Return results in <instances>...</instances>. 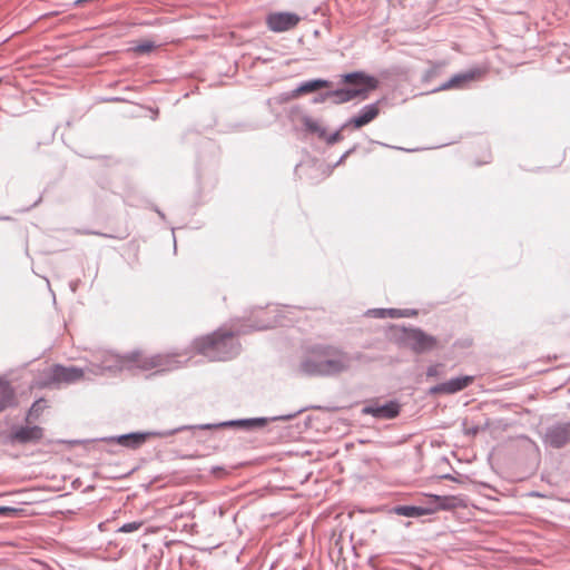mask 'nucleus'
<instances>
[{
	"label": "nucleus",
	"mask_w": 570,
	"mask_h": 570,
	"mask_svg": "<svg viewBox=\"0 0 570 570\" xmlns=\"http://www.w3.org/2000/svg\"><path fill=\"white\" fill-rule=\"evenodd\" d=\"M156 47H157V45L153 40L144 39V40L138 41L129 50L136 55H146V53L151 52Z\"/></svg>",
	"instance_id": "obj_19"
},
{
	"label": "nucleus",
	"mask_w": 570,
	"mask_h": 570,
	"mask_svg": "<svg viewBox=\"0 0 570 570\" xmlns=\"http://www.w3.org/2000/svg\"><path fill=\"white\" fill-rule=\"evenodd\" d=\"M17 513H18V509H16V508L0 505V515L10 517V515H16Z\"/></svg>",
	"instance_id": "obj_25"
},
{
	"label": "nucleus",
	"mask_w": 570,
	"mask_h": 570,
	"mask_svg": "<svg viewBox=\"0 0 570 570\" xmlns=\"http://www.w3.org/2000/svg\"><path fill=\"white\" fill-rule=\"evenodd\" d=\"M265 423L264 420H250V421H240L238 424L240 425H263Z\"/></svg>",
	"instance_id": "obj_27"
},
{
	"label": "nucleus",
	"mask_w": 570,
	"mask_h": 570,
	"mask_svg": "<svg viewBox=\"0 0 570 570\" xmlns=\"http://www.w3.org/2000/svg\"><path fill=\"white\" fill-rule=\"evenodd\" d=\"M17 404L14 390L9 382L0 379V412Z\"/></svg>",
	"instance_id": "obj_15"
},
{
	"label": "nucleus",
	"mask_w": 570,
	"mask_h": 570,
	"mask_svg": "<svg viewBox=\"0 0 570 570\" xmlns=\"http://www.w3.org/2000/svg\"><path fill=\"white\" fill-rule=\"evenodd\" d=\"M306 128L313 132L320 131V125L311 118L304 120Z\"/></svg>",
	"instance_id": "obj_24"
},
{
	"label": "nucleus",
	"mask_w": 570,
	"mask_h": 570,
	"mask_svg": "<svg viewBox=\"0 0 570 570\" xmlns=\"http://www.w3.org/2000/svg\"><path fill=\"white\" fill-rule=\"evenodd\" d=\"M47 409V403H46V400L45 399H39L37 400L30 407V410L28 411V414H27V417H26V421L27 422H32V421H37L41 414L43 413V411Z\"/></svg>",
	"instance_id": "obj_18"
},
{
	"label": "nucleus",
	"mask_w": 570,
	"mask_h": 570,
	"mask_svg": "<svg viewBox=\"0 0 570 570\" xmlns=\"http://www.w3.org/2000/svg\"><path fill=\"white\" fill-rule=\"evenodd\" d=\"M43 431L40 426H22L19 428L14 434V440L19 442H31V441H38L42 438Z\"/></svg>",
	"instance_id": "obj_14"
},
{
	"label": "nucleus",
	"mask_w": 570,
	"mask_h": 570,
	"mask_svg": "<svg viewBox=\"0 0 570 570\" xmlns=\"http://www.w3.org/2000/svg\"><path fill=\"white\" fill-rule=\"evenodd\" d=\"M301 17L293 12H271L266 17V24L273 32H285L294 29Z\"/></svg>",
	"instance_id": "obj_6"
},
{
	"label": "nucleus",
	"mask_w": 570,
	"mask_h": 570,
	"mask_svg": "<svg viewBox=\"0 0 570 570\" xmlns=\"http://www.w3.org/2000/svg\"><path fill=\"white\" fill-rule=\"evenodd\" d=\"M345 83L354 85L355 88L335 90L332 96L336 98V102H347L355 98L366 99L370 91L379 87V80L363 72H352L344 76Z\"/></svg>",
	"instance_id": "obj_1"
},
{
	"label": "nucleus",
	"mask_w": 570,
	"mask_h": 570,
	"mask_svg": "<svg viewBox=\"0 0 570 570\" xmlns=\"http://www.w3.org/2000/svg\"><path fill=\"white\" fill-rule=\"evenodd\" d=\"M442 374V364H433L429 366L426 375L429 377H435Z\"/></svg>",
	"instance_id": "obj_23"
},
{
	"label": "nucleus",
	"mask_w": 570,
	"mask_h": 570,
	"mask_svg": "<svg viewBox=\"0 0 570 570\" xmlns=\"http://www.w3.org/2000/svg\"><path fill=\"white\" fill-rule=\"evenodd\" d=\"M474 381L473 376L465 375L456 379H452L448 382L439 384L431 389V393L433 394H453L459 391L464 390Z\"/></svg>",
	"instance_id": "obj_7"
},
{
	"label": "nucleus",
	"mask_w": 570,
	"mask_h": 570,
	"mask_svg": "<svg viewBox=\"0 0 570 570\" xmlns=\"http://www.w3.org/2000/svg\"><path fill=\"white\" fill-rule=\"evenodd\" d=\"M400 406L395 402H390L381 406H370L364 409V413L371 414L379 419H394L399 415Z\"/></svg>",
	"instance_id": "obj_13"
},
{
	"label": "nucleus",
	"mask_w": 570,
	"mask_h": 570,
	"mask_svg": "<svg viewBox=\"0 0 570 570\" xmlns=\"http://www.w3.org/2000/svg\"><path fill=\"white\" fill-rule=\"evenodd\" d=\"M234 333L228 330L219 328L212 334L202 336L194 342V348L212 358L222 360L228 352Z\"/></svg>",
	"instance_id": "obj_2"
},
{
	"label": "nucleus",
	"mask_w": 570,
	"mask_h": 570,
	"mask_svg": "<svg viewBox=\"0 0 570 570\" xmlns=\"http://www.w3.org/2000/svg\"><path fill=\"white\" fill-rule=\"evenodd\" d=\"M423 510H432L430 514L436 513L441 511L439 508V502H434L433 500L429 499V503L426 507H423Z\"/></svg>",
	"instance_id": "obj_26"
},
{
	"label": "nucleus",
	"mask_w": 570,
	"mask_h": 570,
	"mask_svg": "<svg viewBox=\"0 0 570 570\" xmlns=\"http://www.w3.org/2000/svg\"><path fill=\"white\" fill-rule=\"evenodd\" d=\"M144 525V521H134L129 523H125L119 528V532L129 533L139 530Z\"/></svg>",
	"instance_id": "obj_22"
},
{
	"label": "nucleus",
	"mask_w": 570,
	"mask_h": 570,
	"mask_svg": "<svg viewBox=\"0 0 570 570\" xmlns=\"http://www.w3.org/2000/svg\"><path fill=\"white\" fill-rule=\"evenodd\" d=\"M325 86H326V81H324V80H313V81L303 83L298 88V92L299 94L313 92V91H316Z\"/></svg>",
	"instance_id": "obj_20"
},
{
	"label": "nucleus",
	"mask_w": 570,
	"mask_h": 570,
	"mask_svg": "<svg viewBox=\"0 0 570 570\" xmlns=\"http://www.w3.org/2000/svg\"><path fill=\"white\" fill-rule=\"evenodd\" d=\"M404 342L415 353L432 351L438 346V340L421 330L406 331Z\"/></svg>",
	"instance_id": "obj_5"
},
{
	"label": "nucleus",
	"mask_w": 570,
	"mask_h": 570,
	"mask_svg": "<svg viewBox=\"0 0 570 570\" xmlns=\"http://www.w3.org/2000/svg\"><path fill=\"white\" fill-rule=\"evenodd\" d=\"M132 361L137 364V367L145 371L154 368L165 371L168 368V356L166 355L142 356L135 354L132 355Z\"/></svg>",
	"instance_id": "obj_9"
},
{
	"label": "nucleus",
	"mask_w": 570,
	"mask_h": 570,
	"mask_svg": "<svg viewBox=\"0 0 570 570\" xmlns=\"http://www.w3.org/2000/svg\"><path fill=\"white\" fill-rule=\"evenodd\" d=\"M546 441L553 448H561L570 441V423L558 424L548 430Z\"/></svg>",
	"instance_id": "obj_8"
},
{
	"label": "nucleus",
	"mask_w": 570,
	"mask_h": 570,
	"mask_svg": "<svg viewBox=\"0 0 570 570\" xmlns=\"http://www.w3.org/2000/svg\"><path fill=\"white\" fill-rule=\"evenodd\" d=\"M350 357L346 353L328 348L324 356L315 361L314 371L318 374L333 375L347 370Z\"/></svg>",
	"instance_id": "obj_3"
},
{
	"label": "nucleus",
	"mask_w": 570,
	"mask_h": 570,
	"mask_svg": "<svg viewBox=\"0 0 570 570\" xmlns=\"http://www.w3.org/2000/svg\"><path fill=\"white\" fill-rule=\"evenodd\" d=\"M83 376V370L79 367L53 365L48 371V381L46 382V384H71L82 380Z\"/></svg>",
	"instance_id": "obj_4"
},
{
	"label": "nucleus",
	"mask_w": 570,
	"mask_h": 570,
	"mask_svg": "<svg viewBox=\"0 0 570 570\" xmlns=\"http://www.w3.org/2000/svg\"><path fill=\"white\" fill-rule=\"evenodd\" d=\"M479 76L478 71H469L464 73L454 75L449 81L442 83L436 91H444L450 89H461L466 83L473 81Z\"/></svg>",
	"instance_id": "obj_12"
},
{
	"label": "nucleus",
	"mask_w": 570,
	"mask_h": 570,
	"mask_svg": "<svg viewBox=\"0 0 570 570\" xmlns=\"http://www.w3.org/2000/svg\"><path fill=\"white\" fill-rule=\"evenodd\" d=\"M149 435L150 434H148V433L125 434V435H120L117 441L122 446L135 449V448H138L141 444H144L147 441Z\"/></svg>",
	"instance_id": "obj_16"
},
{
	"label": "nucleus",
	"mask_w": 570,
	"mask_h": 570,
	"mask_svg": "<svg viewBox=\"0 0 570 570\" xmlns=\"http://www.w3.org/2000/svg\"><path fill=\"white\" fill-rule=\"evenodd\" d=\"M428 499L439 502L441 511H452L460 508H466V501L461 495H436L425 494Z\"/></svg>",
	"instance_id": "obj_10"
},
{
	"label": "nucleus",
	"mask_w": 570,
	"mask_h": 570,
	"mask_svg": "<svg viewBox=\"0 0 570 570\" xmlns=\"http://www.w3.org/2000/svg\"><path fill=\"white\" fill-rule=\"evenodd\" d=\"M380 101L367 105L362 109L360 115L352 118L348 124L353 126L354 129H360L374 120L380 115Z\"/></svg>",
	"instance_id": "obj_11"
},
{
	"label": "nucleus",
	"mask_w": 570,
	"mask_h": 570,
	"mask_svg": "<svg viewBox=\"0 0 570 570\" xmlns=\"http://www.w3.org/2000/svg\"><path fill=\"white\" fill-rule=\"evenodd\" d=\"M445 66L444 62H434L431 65L430 69H428L423 75V81H430L431 79L438 77L441 73L442 68Z\"/></svg>",
	"instance_id": "obj_21"
},
{
	"label": "nucleus",
	"mask_w": 570,
	"mask_h": 570,
	"mask_svg": "<svg viewBox=\"0 0 570 570\" xmlns=\"http://www.w3.org/2000/svg\"><path fill=\"white\" fill-rule=\"evenodd\" d=\"M338 139V134H335V136L331 139V142L336 141Z\"/></svg>",
	"instance_id": "obj_28"
},
{
	"label": "nucleus",
	"mask_w": 570,
	"mask_h": 570,
	"mask_svg": "<svg viewBox=\"0 0 570 570\" xmlns=\"http://www.w3.org/2000/svg\"><path fill=\"white\" fill-rule=\"evenodd\" d=\"M432 510H423V507L414 505H399L393 509V512L397 515L417 518L429 515Z\"/></svg>",
	"instance_id": "obj_17"
}]
</instances>
